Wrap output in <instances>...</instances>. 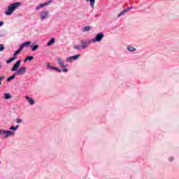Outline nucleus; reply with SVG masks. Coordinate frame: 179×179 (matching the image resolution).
<instances>
[{
    "mask_svg": "<svg viewBox=\"0 0 179 179\" xmlns=\"http://www.w3.org/2000/svg\"><path fill=\"white\" fill-rule=\"evenodd\" d=\"M20 6H22V3L20 2L11 3L8 6L7 10L4 11V13L6 15V16H10V15H12L16 9H19Z\"/></svg>",
    "mask_w": 179,
    "mask_h": 179,
    "instance_id": "1",
    "label": "nucleus"
},
{
    "mask_svg": "<svg viewBox=\"0 0 179 179\" xmlns=\"http://www.w3.org/2000/svg\"><path fill=\"white\" fill-rule=\"evenodd\" d=\"M0 136L4 139H8L9 136H15V131L10 130L0 129Z\"/></svg>",
    "mask_w": 179,
    "mask_h": 179,
    "instance_id": "2",
    "label": "nucleus"
},
{
    "mask_svg": "<svg viewBox=\"0 0 179 179\" xmlns=\"http://www.w3.org/2000/svg\"><path fill=\"white\" fill-rule=\"evenodd\" d=\"M104 37V34L103 33L98 34L94 38L91 39L92 43H100L103 38Z\"/></svg>",
    "mask_w": 179,
    "mask_h": 179,
    "instance_id": "3",
    "label": "nucleus"
},
{
    "mask_svg": "<svg viewBox=\"0 0 179 179\" xmlns=\"http://www.w3.org/2000/svg\"><path fill=\"white\" fill-rule=\"evenodd\" d=\"M92 39H87L86 41H81L82 44V48L83 50H85V48H87L89 47L90 44H92Z\"/></svg>",
    "mask_w": 179,
    "mask_h": 179,
    "instance_id": "4",
    "label": "nucleus"
},
{
    "mask_svg": "<svg viewBox=\"0 0 179 179\" xmlns=\"http://www.w3.org/2000/svg\"><path fill=\"white\" fill-rule=\"evenodd\" d=\"M20 64H22V60H18L11 68V72H17L20 68Z\"/></svg>",
    "mask_w": 179,
    "mask_h": 179,
    "instance_id": "5",
    "label": "nucleus"
},
{
    "mask_svg": "<svg viewBox=\"0 0 179 179\" xmlns=\"http://www.w3.org/2000/svg\"><path fill=\"white\" fill-rule=\"evenodd\" d=\"M52 3V0H50L48 1H46L45 3L38 4L36 7V10H40L41 8H44V6H48V5H50Z\"/></svg>",
    "mask_w": 179,
    "mask_h": 179,
    "instance_id": "6",
    "label": "nucleus"
},
{
    "mask_svg": "<svg viewBox=\"0 0 179 179\" xmlns=\"http://www.w3.org/2000/svg\"><path fill=\"white\" fill-rule=\"evenodd\" d=\"M52 3V0H50L48 1H46L45 3L38 4L36 7V10H40L41 8H44V6H48V5H50Z\"/></svg>",
    "mask_w": 179,
    "mask_h": 179,
    "instance_id": "7",
    "label": "nucleus"
},
{
    "mask_svg": "<svg viewBox=\"0 0 179 179\" xmlns=\"http://www.w3.org/2000/svg\"><path fill=\"white\" fill-rule=\"evenodd\" d=\"M50 13L48 12V10H43L41 13V20H44L45 19H48V17H50L49 16Z\"/></svg>",
    "mask_w": 179,
    "mask_h": 179,
    "instance_id": "8",
    "label": "nucleus"
},
{
    "mask_svg": "<svg viewBox=\"0 0 179 179\" xmlns=\"http://www.w3.org/2000/svg\"><path fill=\"white\" fill-rule=\"evenodd\" d=\"M26 66H22L17 70V71H16L15 74L22 76L26 73Z\"/></svg>",
    "mask_w": 179,
    "mask_h": 179,
    "instance_id": "9",
    "label": "nucleus"
},
{
    "mask_svg": "<svg viewBox=\"0 0 179 179\" xmlns=\"http://www.w3.org/2000/svg\"><path fill=\"white\" fill-rule=\"evenodd\" d=\"M79 57H80V55L71 56V57H67L66 59V62H72L73 61H76V59H78V58H79Z\"/></svg>",
    "mask_w": 179,
    "mask_h": 179,
    "instance_id": "10",
    "label": "nucleus"
},
{
    "mask_svg": "<svg viewBox=\"0 0 179 179\" xmlns=\"http://www.w3.org/2000/svg\"><path fill=\"white\" fill-rule=\"evenodd\" d=\"M55 44V38H52L48 42V47H51V45Z\"/></svg>",
    "mask_w": 179,
    "mask_h": 179,
    "instance_id": "11",
    "label": "nucleus"
},
{
    "mask_svg": "<svg viewBox=\"0 0 179 179\" xmlns=\"http://www.w3.org/2000/svg\"><path fill=\"white\" fill-rule=\"evenodd\" d=\"M57 64H59L60 66H64V65H65L64 60H62V58L61 57L57 58Z\"/></svg>",
    "mask_w": 179,
    "mask_h": 179,
    "instance_id": "12",
    "label": "nucleus"
},
{
    "mask_svg": "<svg viewBox=\"0 0 179 179\" xmlns=\"http://www.w3.org/2000/svg\"><path fill=\"white\" fill-rule=\"evenodd\" d=\"M16 73H13L11 76L7 78V82H10V80H13V79L16 78Z\"/></svg>",
    "mask_w": 179,
    "mask_h": 179,
    "instance_id": "13",
    "label": "nucleus"
},
{
    "mask_svg": "<svg viewBox=\"0 0 179 179\" xmlns=\"http://www.w3.org/2000/svg\"><path fill=\"white\" fill-rule=\"evenodd\" d=\"M127 50L130 52H134V51H136V48H135L134 47H133L131 45H128L127 46Z\"/></svg>",
    "mask_w": 179,
    "mask_h": 179,
    "instance_id": "14",
    "label": "nucleus"
},
{
    "mask_svg": "<svg viewBox=\"0 0 179 179\" xmlns=\"http://www.w3.org/2000/svg\"><path fill=\"white\" fill-rule=\"evenodd\" d=\"M26 99H27V100H28V101H29V104H31V106H33V104H34L35 101L32 98H31L29 96H26Z\"/></svg>",
    "mask_w": 179,
    "mask_h": 179,
    "instance_id": "15",
    "label": "nucleus"
},
{
    "mask_svg": "<svg viewBox=\"0 0 179 179\" xmlns=\"http://www.w3.org/2000/svg\"><path fill=\"white\" fill-rule=\"evenodd\" d=\"M86 2H90L91 8H94V3H96V0H86Z\"/></svg>",
    "mask_w": 179,
    "mask_h": 179,
    "instance_id": "16",
    "label": "nucleus"
},
{
    "mask_svg": "<svg viewBox=\"0 0 179 179\" xmlns=\"http://www.w3.org/2000/svg\"><path fill=\"white\" fill-rule=\"evenodd\" d=\"M4 99L6 100H9V99H12V95H10L9 93H6L4 94Z\"/></svg>",
    "mask_w": 179,
    "mask_h": 179,
    "instance_id": "17",
    "label": "nucleus"
},
{
    "mask_svg": "<svg viewBox=\"0 0 179 179\" xmlns=\"http://www.w3.org/2000/svg\"><path fill=\"white\" fill-rule=\"evenodd\" d=\"M33 59H34V57L28 56L25 58V59L24 60V62H26L27 61H33Z\"/></svg>",
    "mask_w": 179,
    "mask_h": 179,
    "instance_id": "18",
    "label": "nucleus"
},
{
    "mask_svg": "<svg viewBox=\"0 0 179 179\" xmlns=\"http://www.w3.org/2000/svg\"><path fill=\"white\" fill-rule=\"evenodd\" d=\"M91 29L92 28L90 27V26H85L83 28V31H90Z\"/></svg>",
    "mask_w": 179,
    "mask_h": 179,
    "instance_id": "19",
    "label": "nucleus"
},
{
    "mask_svg": "<svg viewBox=\"0 0 179 179\" xmlns=\"http://www.w3.org/2000/svg\"><path fill=\"white\" fill-rule=\"evenodd\" d=\"M31 48L32 51H37L38 50V45H31Z\"/></svg>",
    "mask_w": 179,
    "mask_h": 179,
    "instance_id": "20",
    "label": "nucleus"
},
{
    "mask_svg": "<svg viewBox=\"0 0 179 179\" xmlns=\"http://www.w3.org/2000/svg\"><path fill=\"white\" fill-rule=\"evenodd\" d=\"M127 9L123 10L122 12H120L118 15L117 17H121V16H122V15H125V13H127Z\"/></svg>",
    "mask_w": 179,
    "mask_h": 179,
    "instance_id": "21",
    "label": "nucleus"
},
{
    "mask_svg": "<svg viewBox=\"0 0 179 179\" xmlns=\"http://www.w3.org/2000/svg\"><path fill=\"white\" fill-rule=\"evenodd\" d=\"M15 59H16V57L13 56V57L10 58L8 60L6 61V64H10V62H13Z\"/></svg>",
    "mask_w": 179,
    "mask_h": 179,
    "instance_id": "22",
    "label": "nucleus"
},
{
    "mask_svg": "<svg viewBox=\"0 0 179 179\" xmlns=\"http://www.w3.org/2000/svg\"><path fill=\"white\" fill-rule=\"evenodd\" d=\"M74 50H82V45H73Z\"/></svg>",
    "mask_w": 179,
    "mask_h": 179,
    "instance_id": "23",
    "label": "nucleus"
},
{
    "mask_svg": "<svg viewBox=\"0 0 179 179\" xmlns=\"http://www.w3.org/2000/svg\"><path fill=\"white\" fill-rule=\"evenodd\" d=\"M30 44H31V41H26L24 43H22V45H24V47L27 48L29 47V45H30Z\"/></svg>",
    "mask_w": 179,
    "mask_h": 179,
    "instance_id": "24",
    "label": "nucleus"
},
{
    "mask_svg": "<svg viewBox=\"0 0 179 179\" xmlns=\"http://www.w3.org/2000/svg\"><path fill=\"white\" fill-rule=\"evenodd\" d=\"M66 66H68V65H64V66H61L62 71L63 72H68V69H66Z\"/></svg>",
    "mask_w": 179,
    "mask_h": 179,
    "instance_id": "25",
    "label": "nucleus"
},
{
    "mask_svg": "<svg viewBox=\"0 0 179 179\" xmlns=\"http://www.w3.org/2000/svg\"><path fill=\"white\" fill-rule=\"evenodd\" d=\"M50 69H55L57 72L61 73V69L59 68H58V67H50Z\"/></svg>",
    "mask_w": 179,
    "mask_h": 179,
    "instance_id": "26",
    "label": "nucleus"
},
{
    "mask_svg": "<svg viewBox=\"0 0 179 179\" xmlns=\"http://www.w3.org/2000/svg\"><path fill=\"white\" fill-rule=\"evenodd\" d=\"M9 129H10V131H12L13 132H15V131H16V128L15 126H10L9 127Z\"/></svg>",
    "mask_w": 179,
    "mask_h": 179,
    "instance_id": "27",
    "label": "nucleus"
},
{
    "mask_svg": "<svg viewBox=\"0 0 179 179\" xmlns=\"http://www.w3.org/2000/svg\"><path fill=\"white\" fill-rule=\"evenodd\" d=\"M20 50H17L15 53L13 54V57H16V55H18L19 53H20Z\"/></svg>",
    "mask_w": 179,
    "mask_h": 179,
    "instance_id": "28",
    "label": "nucleus"
},
{
    "mask_svg": "<svg viewBox=\"0 0 179 179\" xmlns=\"http://www.w3.org/2000/svg\"><path fill=\"white\" fill-rule=\"evenodd\" d=\"M24 48V46L23 44H21L20 46V48L18 49L19 51L22 52V50Z\"/></svg>",
    "mask_w": 179,
    "mask_h": 179,
    "instance_id": "29",
    "label": "nucleus"
},
{
    "mask_svg": "<svg viewBox=\"0 0 179 179\" xmlns=\"http://www.w3.org/2000/svg\"><path fill=\"white\" fill-rule=\"evenodd\" d=\"M5 50V46L3 44H0V51H3Z\"/></svg>",
    "mask_w": 179,
    "mask_h": 179,
    "instance_id": "30",
    "label": "nucleus"
},
{
    "mask_svg": "<svg viewBox=\"0 0 179 179\" xmlns=\"http://www.w3.org/2000/svg\"><path fill=\"white\" fill-rule=\"evenodd\" d=\"M16 122H17V124L22 123V119H19V118L16 119Z\"/></svg>",
    "mask_w": 179,
    "mask_h": 179,
    "instance_id": "31",
    "label": "nucleus"
},
{
    "mask_svg": "<svg viewBox=\"0 0 179 179\" xmlns=\"http://www.w3.org/2000/svg\"><path fill=\"white\" fill-rule=\"evenodd\" d=\"M2 80H5V77L4 76L0 77V85H1V82H2Z\"/></svg>",
    "mask_w": 179,
    "mask_h": 179,
    "instance_id": "32",
    "label": "nucleus"
},
{
    "mask_svg": "<svg viewBox=\"0 0 179 179\" xmlns=\"http://www.w3.org/2000/svg\"><path fill=\"white\" fill-rule=\"evenodd\" d=\"M133 8H134V6H131V7H129V8H126V10L127 12H129V10H131V9H133Z\"/></svg>",
    "mask_w": 179,
    "mask_h": 179,
    "instance_id": "33",
    "label": "nucleus"
},
{
    "mask_svg": "<svg viewBox=\"0 0 179 179\" xmlns=\"http://www.w3.org/2000/svg\"><path fill=\"white\" fill-rule=\"evenodd\" d=\"M169 160L170 162H173V161H174V157H170L169 159Z\"/></svg>",
    "mask_w": 179,
    "mask_h": 179,
    "instance_id": "34",
    "label": "nucleus"
},
{
    "mask_svg": "<svg viewBox=\"0 0 179 179\" xmlns=\"http://www.w3.org/2000/svg\"><path fill=\"white\" fill-rule=\"evenodd\" d=\"M47 66H48V68H51V67H52L51 65H50V63H48V64H47Z\"/></svg>",
    "mask_w": 179,
    "mask_h": 179,
    "instance_id": "35",
    "label": "nucleus"
},
{
    "mask_svg": "<svg viewBox=\"0 0 179 179\" xmlns=\"http://www.w3.org/2000/svg\"><path fill=\"white\" fill-rule=\"evenodd\" d=\"M3 26V22H0V27Z\"/></svg>",
    "mask_w": 179,
    "mask_h": 179,
    "instance_id": "36",
    "label": "nucleus"
},
{
    "mask_svg": "<svg viewBox=\"0 0 179 179\" xmlns=\"http://www.w3.org/2000/svg\"><path fill=\"white\" fill-rule=\"evenodd\" d=\"M15 128H16V131H17V129L19 128V124H17V125L15 126Z\"/></svg>",
    "mask_w": 179,
    "mask_h": 179,
    "instance_id": "37",
    "label": "nucleus"
},
{
    "mask_svg": "<svg viewBox=\"0 0 179 179\" xmlns=\"http://www.w3.org/2000/svg\"><path fill=\"white\" fill-rule=\"evenodd\" d=\"M2 69V63H0V70Z\"/></svg>",
    "mask_w": 179,
    "mask_h": 179,
    "instance_id": "38",
    "label": "nucleus"
},
{
    "mask_svg": "<svg viewBox=\"0 0 179 179\" xmlns=\"http://www.w3.org/2000/svg\"><path fill=\"white\" fill-rule=\"evenodd\" d=\"M5 36L0 33V37H4Z\"/></svg>",
    "mask_w": 179,
    "mask_h": 179,
    "instance_id": "39",
    "label": "nucleus"
},
{
    "mask_svg": "<svg viewBox=\"0 0 179 179\" xmlns=\"http://www.w3.org/2000/svg\"><path fill=\"white\" fill-rule=\"evenodd\" d=\"M0 164H1V162H0Z\"/></svg>",
    "mask_w": 179,
    "mask_h": 179,
    "instance_id": "40",
    "label": "nucleus"
}]
</instances>
